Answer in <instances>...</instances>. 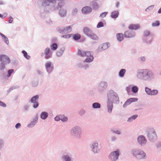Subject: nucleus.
<instances>
[{"instance_id":"nucleus-1","label":"nucleus","mask_w":161,"mask_h":161,"mask_svg":"<svg viewBox=\"0 0 161 161\" xmlns=\"http://www.w3.org/2000/svg\"><path fill=\"white\" fill-rule=\"evenodd\" d=\"M0 60L2 64H7L10 63V60L9 57L6 55H0Z\"/></svg>"},{"instance_id":"nucleus-2","label":"nucleus","mask_w":161,"mask_h":161,"mask_svg":"<svg viewBox=\"0 0 161 161\" xmlns=\"http://www.w3.org/2000/svg\"><path fill=\"white\" fill-rule=\"evenodd\" d=\"M134 154L138 159L144 158L145 156V153L142 151H136L134 152Z\"/></svg>"},{"instance_id":"nucleus-3","label":"nucleus","mask_w":161,"mask_h":161,"mask_svg":"<svg viewBox=\"0 0 161 161\" xmlns=\"http://www.w3.org/2000/svg\"><path fill=\"white\" fill-rule=\"evenodd\" d=\"M119 155V150H118L111 153L109 156L112 160L115 161L118 158Z\"/></svg>"},{"instance_id":"nucleus-4","label":"nucleus","mask_w":161,"mask_h":161,"mask_svg":"<svg viewBox=\"0 0 161 161\" xmlns=\"http://www.w3.org/2000/svg\"><path fill=\"white\" fill-rule=\"evenodd\" d=\"M38 98V96L36 95L33 97L31 99V102L34 103L33 106L35 108H36L38 106V103L37 102Z\"/></svg>"},{"instance_id":"nucleus-5","label":"nucleus","mask_w":161,"mask_h":161,"mask_svg":"<svg viewBox=\"0 0 161 161\" xmlns=\"http://www.w3.org/2000/svg\"><path fill=\"white\" fill-rule=\"evenodd\" d=\"M78 54L81 57H88L91 55V53L89 52L84 51L80 50H78Z\"/></svg>"},{"instance_id":"nucleus-6","label":"nucleus","mask_w":161,"mask_h":161,"mask_svg":"<svg viewBox=\"0 0 161 161\" xmlns=\"http://www.w3.org/2000/svg\"><path fill=\"white\" fill-rule=\"evenodd\" d=\"M138 100L136 98H130L128 99L123 105V107H125L127 105L130 104L132 102H136Z\"/></svg>"},{"instance_id":"nucleus-7","label":"nucleus","mask_w":161,"mask_h":161,"mask_svg":"<svg viewBox=\"0 0 161 161\" xmlns=\"http://www.w3.org/2000/svg\"><path fill=\"white\" fill-rule=\"evenodd\" d=\"M45 66L47 72L49 73L51 72L53 70V67L52 66L51 63L50 62H48L46 63Z\"/></svg>"},{"instance_id":"nucleus-8","label":"nucleus","mask_w":161,"mask_h":161,"mask_svg":"<svg viewBox=\"0 0 161 161\" xmlns=\"http://www.w3.org/2000/svg\"><path fill=\"white\" fill-rule=\"evenodd\" d=\"M92 11L91 8L88 6H86L83 8L82 9V13L84 14H87L90 13Z\"/></svg>"},{"instance_id":"nucleus-9","label":"nucleus","mask_w":161,"mask_h":161,"mask_svg":"<svg viewBox=\"0 0 161 161\" xmlns=\"http://www.w3.org/2000/svg\"><path fill=\"white\" fill-rule=\"evenodd\" d=\"M138 141L141 145L146 142V140L145 137L142 136H139L138 138Z\"/></svg>"},{"instance_id":"nucleus-10","label":"nucleus","mask_w":161,"mask_h":161,"mask_svg":"<svg viewBox=\"0 0 161 161\" xmlns=\"http://www.w3.org/2000/svg\"><path fill=\"white\" fill-rule=\"evenodd\" d=\"M50 50L49 48H46L44 51V54L45 55V58L46 59H48L51 57V53H50Z\"/></svg>"},{"instance_id":"nucleus-11","label":"nucleus","mask_w":161,"mask_h":161,"mask_svg":"<svg viewBox=\"0 0 161 161\" xmlns=\"http://www.w3.org/2000/svg\"><path fill=\"white\" fill-rule=\"evenodd\" d=\"M83 31L84 33L88 36L92 32V31L88 27H85L84 28Z\"/></svg>"},{"instance_id":"nucleus-12","label":"nucleus","mask_w":161,"mask_h":161,"mask_svg":"<svg viewBox=\"0 0 161 161\" xmlns=\"http://www.w3.org/2000/svg\"><path fill=\"white\" fill-rule=\"evenodd\" d=\"M124 35L125 37L130 38L134 37L135 36V34L134 33L126 31L124 33Z\"/></svg>"},{"instance_id":"nucleus-13","label":"nucleus","mask_w":161,"mask_h":161,"mask_svg":"<svg viewBox=\"0 0 161 161\" xmlns=\"http://www.w3.org/2000/svg\"><path fill=\"white\" fill-rule=\"evenodd\" d=\"M139 28L140 26L138 24H131L128 27V28L130 30H136L139 29Z\"/></svg>"},{"instance_id":"nucleus-14","label":"nucleus","mask_w":161,"mask_h":161,"mask_svg":"<svg viewBox=\"0 0 161 161\" xmlns=\"http://www.w3.org/2000/svg\"><path fill=\"white\" fill-rule=\"evenodd\" d=\"M108 47V44L106 43H104L102 44L99 48L98 51L102 49L103 50H105Z\"/></svg>"},{"instance_id":"nucleus-15","label":"nucleus","mask_w":161,"mask_h":161,"mask_svg":"<svg viewBox=\"0 0 161 161\" xmlns=\"http://www.w3.org/2000/svg\"><path fill=\"white\" fill-rule=\"evenodd\" d=\"M116 37L118 41H121L124 39L123 35L122 33H117L116 34Z\"/></svg>"},{"instance_id":"nucleus-16","label":"nucleus","mask_w":161,"mask_h":161,"mask_svg":"<svg viewBox=\"0 0 161 161\" xmlns=\"http://www.w3.org/2000/svg\"><path fill=\"white\" fill-rule=\"evenodd\" d=\"M71 26H69L68 27H67L64 29L63 32L64 33H67L68 32H70L71 31Z\"/></svg>"},{"instance_id":"nucleus-17","label":"nucleus","mask_w":161,"mask_h":161,"mask_svg":"<svg viewBox=\"0 0 161 161\" xmlns=\"http://www.w3.org/2000/svg\"><path fill=\"white\" fill-rule=\"evenodd\" d=\"M88 36L94 40H97L98 39V37L92 32Z\"/></svg>"},{"instance_id":"nucleus-18","label":"nucleus","mask_w":161,"mask_h":161,"mask_svg":"<svg viewBox=\"0 0 161 161\" xmlns=\"http://www.w3.org/2000/svg\"><path fill=\"white\" fill-rule=\"evenodd\" d=\"M47 116V113L45 112H42L41 115V118L42 119H45Z\"/></svg>"},{"instance_id":"nucleus-19","label":"nucleus","mask_w":161,"mask_h":161,"mask_svg":"<svg viewBox=\"0 0 161 161\" xmlns=\"http://www.w3.org/2000/svg\"><path fill=\"white\" fill-rule=\"evenodd\" d=\"M71 35L73 37V39L75 40L79 39L81 37L80 35L79 34H75Z\"/></svg>"},{"instance_id":"nucleus-20","label":"nucleus","mask_w":161,"mask_h":161,"mask_svg":"<svg viewBox=\"0 0 161 161\" xmlns=\"http://www.w3.org/2000/svg\"><path fill=\"white\" fill-rule=\"evenodd\" d=\"M87 58L86 59L85 61L86 62H92L93 59V57L91 55L90 56H88Z\"/></svg>"},{"instance_id":"nucleus-21","label":"nucleus","mask_w":161,"mask_h":161,"mask_svg":"<svg viewBox=\"0 0 161 161\" xmlns=\"http://www.w3.org/2000/svg\"><path fill=\"white\" fill-rule=\"evenodd\" d=\"M118 14L119 13L118 11H114L111 13V17L113 18H116L118 16Z\"/></svg>"},{"instance_id":"nucleus-22","label":"nucleus","mask_w":161,"mask_h":161,"mask_svg":"<svg viewBox=\"0 0 161 161\" xmlns=\"http://www.w3.org/2000/svg\"><path fill=\"white\" fill-rule=\"evenodd\" d=\"M125 72V70L124 69H121L119 72V75L120 77H122Z\"/></svg>"},{"instance_id":"nucleus-23","label":"nucleus","mask_w":161,"mask_h":161,"mask_svg":"<svg viewBox=\"0 0 161 161\" xmlns=\"http://www.w3.org/2000/svg\"><path fill=\"white\" fill-rule=\"evenodd\" d=\"M58 47V45L56 43L53 44L51 46V49L53 50H56Z\"/></svg>"},{"instance_id":"nucleus-24","label":"nucleus","mask_w":161,"mask_h":161,"mask_svg":"<svg viewBox=\"0 0 161 161\" xmlns=\"http://www.w3.org/2000/svg\"><path fill=\"white\" fill-rule=\"evenodd\" d=\"M92 106L94 108H99L100 107V105L98 103H95L93 104Z\"/></svg>"},{"instance_id":"nucleus-25","label":"nucleus","mask_w":161,"mask_h":161,"mask_svg":"<svg viewBox=\"0 0 161 161\" xmlns=\"http://www.w3.org/2000/svg\"><path fill=\"white\" fill-rule=\"evenodd\" d=\"M59 14L61 17H64L66 14V11L64 10H60L59 11Z\"/></svg>"},{"instance_id":"nucleus-26","label":"nucleus","mask_w":161,"mask_h":161,"mask_svg":"<svg viewBox=\"0 0 161 161\" xmlns=\"http://www.w3.org/2000/svg\"><path fill=\"white\" fill-rule=\"evenodd\" d=\"M22 53L24 54L25 57L27 59H29L30 58V56L28 55L27 53L25 51H23Z\"/></svg>"},{"instance_id":"nucleus-27","label":"nucleus","mask_w":161,"mask_h":161,"mask_svg":"<svg viewBox=\"0 0 161 161\" xmlns=\"http://www.w3.org/2000/svg\"><path fill=\"white\" fill-rule=\"evenodd\" d=\"M73 130V132H75V133L77 134L78 133L79 134L80 132V130L78 128H75Z\"/></svg>"},{"instance_id":"nucleus-28","label":"nucleus","mask_w":161,"mask_h":161,"mask_svg":"<svg viewBox=\"0 0 161 161\" xmlns=\"http://www.w3.org/2000/svg\"><path fill=\"white\" fill-rule=\"evenodd\" d=\"M132 92L134 93H136L138 91V88L136 86H134L132 88Z\"/></svg>"},{"instance_id":"nucleus-29","label":"nucleus","mask_w":161,"mask_h":161,"mask_svg":"<svg viewBox=\"0 0 161 161\" xmlns=\"http://www.w3.org/2000/svg\"><path fill=\"white\" fill-rule=\"evenodd\" d=\"M158 90H153L151 91V92H150V95H154L158 94Z\"/></svg>"},{"instance_id":"nucleus-30","label":"nucleus","mask_w":161,"mask_h":161,"mask_svg":"<svg viewBox=\"0 0 161 161\" xmlns=\"http://www.w3.org/2000/svg\"><path fill=\"white\" fill-rule=\"evenodd\" d=\"M60 120L62 121H66L68 119L67 117L65 116H60Z\"/></svg>"},{"instance_id":"nucleus-31","label":"nucleus","mask_w":161,"mask_h":161,"mask_svg":"<svg viewBox=\"0 0 161 161\" xmlns=\"http://www.w3.org/2000/svg\"><path fill=\"white\" fill-rule=\"evenodd\" d=\"M151 91L152 90L150 89L147 87H146L145 88L146 92L148 95H150V92H151Z\"/></svg>"},{"instance_id":"nucleus-32","label":"nucleus","mask_w":161,"mask_h":161,"mask_svg":"<svg viewBox=\"0 0 161 161\" xmlns=\"http://www.w3.org/2000/svg\"><path fill=\"white\" fill-rule=\"evenodd\" d=\"M138 116V115H135L132 116V117H131L130 118H129L128 120V121H130L131 119H134L136 118Z\"/></svg>"},{"instance_id":"nucleus-33","label":"nucleus","mask_w":161,"mask_h":161,"mask_svg":"<svg viewBox=\"0 0 161 161\" xmlns=\"http://www.w3.org/2000/svg\"><path fill=\"white\" fill-rule=\"evenodd\" d=\"M98 146V143H94L92 144V148L94 149L93 151L95 152H96L95 151V149L96 148V147H97Z\"/></svg>"},{"instance_id":"nucleus-34","label":"nucleus","mask_w":161,"mask_h":161,"mask_svg":"<svg viewBox=\"0 0 161 161\" xmlns=\"http://www.w3.org/2000/svg\"><path fill=\"white\" fill-rule=\"evenodd\" d=\"M159 25V22L158 21H156L155 22L152 24V25L153 26H158Z\"/></svg>"},{"instance_id":"nucleus-35","label":"nucleus","mask_w":161,"mask_h":161,"mask_svg":"<svg viewBox=\"0 0 161 161\" xmlns=\"http://www.w3.org/2000/svg\"><path fill=\"white\" fill-rule=\"evenodd\" d=\"M103 26V23L102 22H99L97 25V28H99Z\"/></svg>"},{"instance_id":"nucleus-36","label":"nucleus","mask_w":161,"mask_h":161,"mask_svg":"<svg viewBox=\"0 0 161 161\" xmlns=\"http://www.w3.org/2000/svg\"><path fill=\"white\" fill-rule=\"evenodd\" d=\"M14 70L13 69H11L8 70V77H10L11 76L12 73H13L14 72Z\"/></svg>"},{"instance_id":"nucleus-37","label":"nucleus","mask_w":161,"mask_h":161,"mask_svg":"<svg viewBox=\"0 0 161 161\" xmlns=\"http://www.w3.org/2000/svg\"><path fill=\"white\" fill-rule=\"evenodd\" d=\"M63 158L66 161H70V158L67 156H64Z\"/></svg>"},{"instance_id":"nucleus-38","label":"nucleus","mask_w":161,"mask_h":161,"mask_svg":"<svg viewBox=\"0 0 161 161\" xmlns=\"http://www.w3.org/2000/svg\"><path fill=\"white\" fill-rule=\"evenodd\" d=\"M107 14V13L106 12L103 13L100 15V16L102 18H104L106 16Z\"/></svg>"},{"instance_id":"nucleus-39","label":"nucleus","mask_w":161,"mask_h":161,"mask_svg":"<svg viewBox=\"0 0 161 161\" xmlns=\"http://www.w3.org/2000/svg\"><path fill=\"white\" fill-rule=\"evenodd\" d=\"M144 71H145L146 72L147 71V75L149 76V75H153L152 73L150 71H148V70L147 69H145Z\"/></svg>"},{"instance_id":"nucleus-40","label":"nucleus","mask_w":161,"mask_h":161,"mask_svg":"<svg viewBox=\"0 0 161 161\" xmlns=\"http://www.w3.org/2000/svg\"><path fill=\"white\" fill-rule=\"evenodd\" d=\"M0 106L4 107H5L6 106V105L3 102L0 101Z\"/></svg>"},{"instance_id":"nucleus-41","label":"nucleus","mask_w":161,"mask_h":161,"mask_svg":"<svg viewBox=\"0 0 161 161\" xmlns=\"http://www.w3.org/2000/svg\"><path fill=\"white\" fill-rule=\"evenodd\" d=\"M5 64H2L1 63V65L0 66V70H3V69L5 68Z\"/></svg>"},{"instance_id":"nucleus-42","label":"nucleus","mask_w":161,"mask_h":161,"mask_svg":"<svg viewBox=\"0 0 161 161\" xmlns=\"http://www.w3.org/2000/svg\"><path fill=\"white\" fill-rule=\"evenodd\" d=\"M112 106H110L108 107V112L109 113H111L112 111Z\"/></svg>"},{"instance_id":"nucleus-43","label":"nucleus","mask_w":161,"mask_h":161,"mask_svg":"<svg viewBox=\"0 0 161 161\" xmlns=\"http://www.w3.org/2000/svg\"><path fill=\"white\" fill-rule=\"evenodd\" d=\"M150 34L149 31H145L144 32V35L145 36H148Z\"/></svg>"},{"instance_id":"nucleus-44","label":"nucleus","mask_w":161,"mask_h":161,"mask_svg":"<svg viewBox=\"0 0 161 161\" xmlns=\"http://www.w3.org/2000/svg\"><path fill=\"white\" fill-rule=\"evenodd\" d=\"M54 119L56 121H59L60 120V116L59 117L58 116H57L54 118Z\"/></svg>"},{"instance_id":"nucleus-45","label":"nucleus","mask_w":161,"mask_h":161,"mask_svg":"<svg viewBox=\"0 0 161 161\" xmlns=\"http://www.w3.org/2000/svg\"><path fill=\"white\" fill-rule=\"evenodd\" d=\"M21 126V125L20 123H18L16 124L15 125V128L17 129L20 127Z\"/></svg>"},{"instance_id":"nucleus-46","label":"nucleus","mask_w":161,"mask_h":161,"mask_svg":"<svg viewBox=\"0 0 161 161\" xmlns=\"http://www.w3.org/2000/svg\"><path fill=\"white\" fill-rule=\"evenodd\" d=\"M71 35H65V36H63V37L65 38H69L71 37Z\"/></svg>"},{"instance_id":"nucleus-47","label":"nucleus","mask_w":161,"mask_h":161,"mask_svg":"<svg viewBox=\"0 0 161 161\" xmlns=\"http://www.w3.org/2000/svg\"><path fill=\"white\" fill-rule=\"evenodd\" d=\"M4 38V41H5L6 43L7 44H8L9 43V41L8 40V38L5 37Z\"/></svg>"},{"instance_id":"nucleus-48","label":"nucleus","mask_w":161,"mask_h":161,"mask_svg":"<svg viewBox=\"0 0 161 161\" xmlns=\"http://www.w3.org/2000/svg\"><path fill=\"white\" fill-rule=\"evenodd\" d=\"M130 86L126 87V91H127V92H130Z\"/></svg>"},{"instance_id":"nucleus-49","label":"nucleus","mask_w":161,"mask_h":161,"mask_svg":"<svg viewBox=\"0 0 161 161\" xmlns=\"http://www.w3.org/2000/svg\"><path fill=\"white\" fill-rule=\"evenodd\" d=\"M13 21V19L12 17H10L9 22L10 23H12Z\"/></svg>"},{"instance_id":"nucleus-50","label":"nucleus","mask_w":161,"mask_h":161,"mask_svg":"<svg viewBox=\"0 0 161 161\" xmlns=\"http://www.w3.org/2000/svg\"><path fill=\"white\" fill-rule=\"evenodd\" d=\"M154 7V6L153 5H152V6H151L149 7L147 9H151L152 8H153Z\"/></svg>"},{"instance_id":"nucleus-51","label":"nucleus","mask_w":161,"mask_h":161,"mask_svg":"<svg viewBox=\"0 0 161 161\" xmlns=\"http://www.w3.org/2000/svg\"><path fill=\"white\" fill-rule=\"evenodd\" d=\"M114 133L118 134H119L120 133V131L119 130H116L115 131H114Z\"/></svg>"},{"instance_id":"nucleus-52","label":"nucleus","mask_w":161,"mask_h":161,"mask_svg":"<svg viewBox=\"0 0 161 161\" xmlns=\"http://www.w3.org/2000/svg\"><path fill=\"white\" fill-rule=\"evenodd\" d=\"M47 1L51 3H53V2H55V0H47Z\"/></svg>"},{"instance_id":"nucleus-53","label":"nucleus","mask_w":161,"mask_h":161,"mask_svg":"<svg viewBox=\"0 0 161 161\" xmlns=\"http://www.w3.org/2000/svg\"><path fill=\"white\" fill-rule=\"evenodd\" d=\"M141 60H142V61H145V58L144 57H142L141 58Z\"/></svg>"},{"instance_id":"nucleus-54","label":"nucleus","mask_w":161,"mask_h":161,"mask_svg":"<svg viewBox=\"0 0 161 161\" xmlns=\"http://www.w3.org/2000/svg\"><path fill=\"white\" fill-rule=\"evenodd\" d=\"M0 35H1V36L3 38H5V36L3 34H1V33H0Z\"/></svg>"},{"instance_id":"nucleus-55","label":"nucleus","mask_w":161,"mask_h":161,"mask_svg":"<svg viewBox=\"0 0 161 161\" xmlns=\"http://www.w3.org/2000/svg\"><path fill=\"white\" fill-rule=\"evenodd\" d=\"M158 13H161V8L159 9V10L158 11Z\"/></svg>"},{"instance_id":"nucleus-56","label":"nucleus","mask_w":161,"mask_h":161,"mask_svg":"<svg viewBox=\"0 0 161 161\" xmlns=\"http://www.w3.org/2000/svg\"><path fill=\"white\" fill-rule=\"evenodd\" d=\"M3 4V2L1 1H0V4L2 5Z\"/></svg>"},{"instance_id":"nucleus-57","label":"nucleus","mask_w":161,"mask_h":161,"mask_svg":"<svg viewBox=\"0 0 161 161\" xmlns=\"http://www.w3.org/2000/svg\"><path fill=\"white\" fill-rule=\"evenodd\" d=\"M152 135L151 134H150L149 136V138L151 139L152 138Z\"/></svg>"},{"instance_id":"nucleus-58","label":"nucleus","mask_w":161,"mask_h":161,"mask_svg":"<svg viewBox=\"0 0 161 161\" xmlns=\"http://www.w3.org/2000/svg\"><path fill=\"white\" fill-rule=\"evenodd\" d=\"M153 135L154 136V137L156 138H157V136H156V135L155 134V133H153Z\"/></svg>"},{"instance_id":"nucleus-59","label":"nucleus","mask_w":161,"mask_h":161,"mask_svg":"<svg viewBox=\"0 0 161 161\" xmlns=\"http://www.w3.org/2000/svg\"><path fill=\"white\" fill-rule=\"evenodd\" d=\"M3 17V15L1 14H0V17L2 18Z\"/></svg>"},{"instance_id":"nucleus-60","label":"nucleus","mask_w":161,"mask_h":161,"mask_svg":"<svg viewBox=\"0 0 161 161\" xmlns=\"http://www.w3.org/2000/svg\"><path fill=\"white\" fill-rule=\"evenodd\" d=\"M77 12V10L76 9H75V11H74V12H75V13H76Z\"/></svg>"},{"instance_id":"nucleus-61","label":"nucleus","mask_w":161,"mask_h":161,"mask_svg":"<svg viewBox=\"0 0 161 161\" xmlns=\"http://www.w3.org/2000/svg\"><path fill=\"white\" fill-rule=\"evenodd\" d=\"M83 113H84V110H81Z\"/></svg>"},{"instance_id":"nucleus-62","label":"nucleus","mask_w":161,"mask_h":161,"mask_svg":"<svg viewBox=\"0 0 161 161\" xmlns=\"http://www.w3.org/2000/svg\"><path fill=\"white\" fill-rule=\"evenodd\" d=\"M103 83H101V85H103Z\"/></svg>"},{"instance_id":"nucleus-63","label":"nucleus","mask_w":161,"mask_h":161,"mask_svg":"<svg viewBox=\"0 0 161 161\" xmlns=\"http://www.w3.org/2000/svg\"><path fill=\"white\" fill-rule=\"evenodd\" d=\"M159 145H161V146H160L161 147V144H159Z\"/></svg>"}]
</instances>
